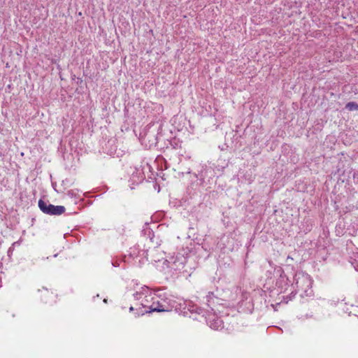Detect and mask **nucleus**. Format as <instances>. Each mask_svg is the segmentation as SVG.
<instances>
[{
  "instance_id": "f257e3e1",
  "label": "nucleus",
  "mask_w": 358,
  "mask_h": 358,
  "mask_svg": "<svg viewBox=\"0 0 358 358\" xmlns=\"http://www.w3.org/2000/svg\"><path fill=\"white\" fill-rule=\"evenodd\" d=\"M38 207L43 213L50 215H60L66 210L63 206H54L42 199L38 201Z\"/></svg>"
},
{
  "instance_id": "f03ea898",
  "label": "nucleus",
  "mask_w": 358,
  "mask_h": 358,
  "mask_svg": "<svg viewBox=\"0 0 358 358\" xmlns=\"http://www.w3.org/2000/svg\"><path fill=\"white\" fill-rule=\"evenodd\" d=\"M296 287L298 291L306 293L311 287V280L308 275L299 273L294 277Z\"/></svg>"
},
{
  "instance_id": "423d86ee",
  "label": "nucleus",
  "mask_w": 358,
  "mask_h": 358,
  "mask_svg": "<svg viewBox=\"0 0 358 358\" xmlns=\"http://www.w3.org/2000/svg\"><path fill=\"white\" fill-rule=\"evenodd\" d=\"M213 297H214L213 292H209L208 294L206 296L207 303L208 306L210 305L211 299H213Z\"/></svg>"
},
{
  "instance_id": "0eeeda50",
  "label": "nucleus",
  "mask_w": 358,
  "mask_h": 358,
  "mask_svg": "<svg viewBox=\"0 0 358 358\" xmlns=\"http://www.w3.org/2000/svg\"><path fill=\"white\" fill-rule=\"evenodd\" d=\"M215 323V324H218V323H219L220 324H219V325H217V326H213V324H210V327H211L212 328L215 329V328L219 327L221 325V321H220V320H217V321H216Z\"/></svg>"
},
{
  "instance_id": "20e7f679",
  "label": "nucleus",
  "mask_w": 358,
  "mask_h": 358,
  "mask_svg": "<svg viewBox=\"0 0 358 358\" xmlns=\"http://www.w3.org/2000/svg\"><path fill=\"white\" fill-rule=\"evenodd\" d=\"M345 108L350 111L357 110H358V104L354 101L348 102L345 105Z\"/></svg>"
},
{
  "instance_id": "7ed1b4c3",
  "label": "nucleus",
  "mask_w": 358,
  "mask_h": 358,
  "mask_svg": "<svg viewBox=\"0 0 358 358\" xmlns=\"http://www.w3.org/2000/svg\"><path fill=\"white\" fill-rule=\"evenodd\" d=\"M150 308V312H164L166 310L159 302L153 303Z\"/></svg>"
},
{
  "instance_id": "39448f33",
  "label": "nucleus",
  "mask_w": 358,
  "mask_h": 358,
  "mask_svg": "<svg viewBox=\"0 0 358 358\" xmlns=\"http://www.w3.org/2000/svg\"><path fill=\"white\" fill-rule=\"evenodd\" d=\"M38 292L41 293V298L43 299L42 296H50L52 293L50 292L46 288L43 287L41 289H38Z\"/></svg>"
},
{
  "instance_id": "6e6552de",
  "label": "nucleus",
  "mask_w": 358,
  "mask_h": 358,
  "mask_svg": "<svg viewBox=\"0 0 358 358\" xmlns=\"http://www.w3.org/2000/svg\"><path fill=\"white\" fill-rule=\"evenodd\" d=\"M129 310H130V311L134 310V308H133L132 306H131V307L129 308Z\"/></svg>"
}]
</instances>
